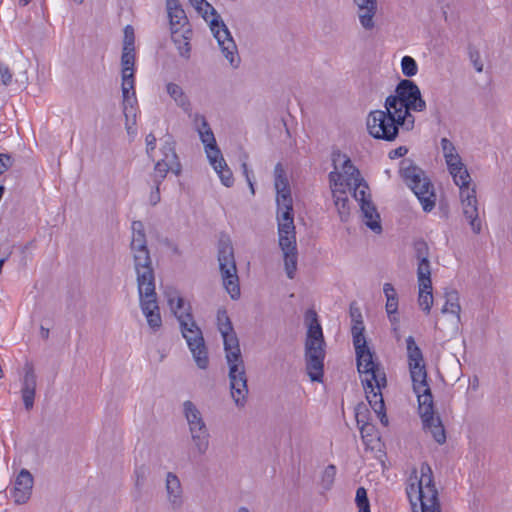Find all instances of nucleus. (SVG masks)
I'll use <instances>...</instances> for the list:
<instances>
[{
    "mask_svg": "<svg viewBox=\"0 0 512 512\" xmlns=\"http://www.w3.org/2000/svg\"><path fill=\"white\" fill-rule=\"evenodd\" d=\"M333 166L334 170L330 173H336L339 175V187L351 188L352 184L358 180H361L359 170L353 165L350 158L341 153L333 155Z\"/></svg>",
    "mask_w": 512,
    "mask_h": 512,
    "instance_id": "2eb2a0df",
    "label": "nucleus"
},
{
    "mask_svg": "<svg viewBox=\"0 0 512 512\" xmlns=\"http://www.w3.org/2000/svg\"><path fill=\"white\" fill-rule=\"evenodd\" d=\"M399 173L406 185L414 192L420 201L425 212L434 209L436 203V195L434 187L425 172L411 159H403L400 162Z\"/></svg>",
    "mask_w": 512,
    "mask_h": 512,
    "instance_id": "6e6552de",
    "label": "nucleus"
},
{
    "mask_svg": "<svg viewBox=\"0 0 512 512\" xmlns=\"http://www.w3.org/2000/svg\"><path fill=\"white\" fill-rule=\"evenodd\" d=\"M122 110L125 128L129 135L135 134L138 102L135 92V66H123L121 71Z\"/></svg>",
    "mask_w": 512,
    "mask_h": 512,
    "instance_id": "9b49d317",
    "label": "nucleus"
},
{
    "mask_svg": "<svg viewBox=\"0 0 512 512\" xmlns=\"http://www.w3.org/2000/svg\"><path fill=\"white\" fill-rule=\"evenodd\" d=\"M362 219L365 225L373 232L379 234L382 232L380 215L372 201L364 202L360 205Z\"/></svg>",
    "mask_w": 512,
    "mask_h": 512,
    "instance_id": "393cba45",
    "label": "nucleus"
},
{
    "mask_svg": "<svg viewBox=\"0 0 512 512\" xmlns=\"http://www.w3.org/2000/svg\"><path fill=\"white\" fill-rule=\"evenodd\" d=\"M441 312L443 314L450 313L456 317L457 323L460 322L461 305L459 302V294L456 290H449L445 292V304Z\"/></svg>",
    "mask_w": 512,
    "mask_h": 512,
    "instance_id": "7c9ffc66",
    "label": "nucleus"
},
{
    "mask_svg": "<svg viewBox=\"0 0 512 512\" xmlns=\"http://www.w3.org/2000/svg\"><path fill=\"white\" fill-rule=\"evenodd\" d=\"M312 319L308 325L305 341V363L307 374L313 382H322L324 374L325 341L321 325L314 311H310Z\"/></svg>",
    "mask_w": 512,
    "mask_h": 512,
    "instance_id": "0eeeda50",
    "label": "nucleus"
},
{
    "mask_svg": "<svg viewBox=\"0 0 512 512\" xmlns=\"http://www.w3.org/2000/svg\"><path fill=\"white\" fill-rule=\"evenodd\" d=\"M31 0H19V2L23 5V6H26Z\"/></svg>",
    "mask_w": 512,
    "mask_h": 512,
    "instance_id": "0e129e2a",
    "label": "nucleus"
},
{
    "mask_svg": "<svg viewBox=\"0 0 512 512\" xmlns=\"http://www.w3.org/2000/svg\"><path fill=\"white\" fill-rule=\"evenodd\" d=\"M335 476H336V467L332 464L328 465L324 469L322 477H321V485L325 490H329L332 487L334 480H335Z\"/></svg>",
    "mask_w": 512,
    "mask_h": 512,
    "instance_id": "79ce46f5",
    "label": "nucleus"
},
{
    "mask_svg": "<svg viewBox=\"0 0 512 512\" xmlns=\"http://www.w3.org/2000/svg\"><path fill=\"white\" fill-rule=\"evenodd\" d=\"M166 7L173 30L172 34L175 35L188 24V19L178 0H166Z\"/></svg>",
    "mask_w": 512,
    "mask_h": 512,
    "instance_id": "b1692460",
    "label": "nucleus"
},
{
    "mask_svg": "<svg viewBox=\"0 0 512 512\" xmlns=\"http://www.w3.org/2000/svg\"><path fill=\"white\" fill-rule=\"evenodd\" d=\"M378 381H369V383H362L363 388L365 390L366 399L373 409V411L378 415L380 421L383 425L388 424V418L386 416L385 404L382 395V388H385L386 385H382V381L377 379Z\"/></svg>",
    "mask_w": 512,
    "mask_h": 512,
    "instance_id": "f3484780",
    "label": "nucleus"
},
{
    "mask_svg": "<svg viewBox=\"0 0 512 512\" xmlns=\"http://www.w3.org/2000/svg\"><path fill=\"white\" fill-rule=\"evenodd\" d=\"M440 144L444 158H446L447 156L454 155L455 153H458L454 144L449 139L442 138Z\"/></svg>",
    "mask_w": 512,
    "mask_h": 512,
    "instance_id": "a18cd8bd",
    "label": "nucleus"
},
{
    "mask_svg": "<svg viewBox=\"0 0 512 512\" xmlns=\"http://www.w3.org/2000/svg\"><path fill=\"white\" fill-rule=\"evenodd\" d=\"M460 199L462 212L466 220L469 222L472 231L479 234L482 230L481 221L479 219L478 200L476 197V189H462L460 191Z\"/></svg>",
    "mask_w": 512,
    "mask_h": 512,
    "instance_id": "dca6fc26",
    "label": "nucleus"
},
{
    "mask_svg": "<svg viewBox=\"0 0 512 512\" xmlns=\"http://www.w3.org/2000/svg\"><path fill=\"white\" fill-rule=\"evenodd\" d=\"M183 413L188 422L190 432H197L207 428L201 412L192 401L187 400L183 403Z\"/></svg>",
    "mask_w": 512,
    "mask_h": 512,
    "instance_id": "a878e982",
    "label": "nucleus"
},
{
    "mask_svg": "<svg viewBox=\"0 0 512 512\" xmlns=\"http://www.w3.org/2000/svg\"><path fill=\"white\" fill-rule=\"evenodd\" d=\"M385 108L389 112L397 114L399 120H405L406 129L410 130L415 121L410 111L421 112L426 108V103L416 84L410 80H401L396 87L395 95L386 98Z\"/></svg>",
    "mask_w": 512,
    "mask_h": 512,
    "instance_id": "423d86ee",
    "label": "nucleus"
},
{
    "mask_svg": "<svg viewBox=\"0 0 512 512\" xmlns=\"http://www.w3.org/2000/svg\"><path fill=\"white\" fill-rule=\"evenodd\" d=\"M361 409H364L365 410V406H358L356 408V420H357V423L360 424L361 420H360V416H361Z\"/></svg>",
    "mask_w": 512,
    "mask_h": 512,
    "instance_id": "680f3d73",
    "label": "nucleus"
},
{
    "mask_svg": "<svg viewBox=\"0 0 512 512\" xmlns=\"http://www.w3.org/2000/svg\"><path fill=\"white\" fill-rule=\"evenodd\" d=\"M146 151L149 157H152V152L156 148V137L154 134L150 133L146 136Z\"/></svg>",
    "mask_w": 512,
    "mask_h": 512,
    "instance_id": "8fccbe9b",
    "label": "nucleus"
},
{
    "mask_svg": "<svg viewBox=\"0 0 512 512\" xmlns=\"http://www.w3.org/2000/svg\"><path fill=\"white\" fill-rule=\"evenodd\" d=\"M417 281L420 284H432L431 266L429 259L419 260L417 264Z\"/></svg>",
    "mask_w": 512,
    "mask_h": 512,
    "instance_id": "4c0bfd02",
    "label": "nucleus"
},
{
    "mask_svg": "<svg viewBox=\"0 0 512 512\" xmlns=\"http://www.w3.org/2000/svg\"><path fill=\"white\" fill-rule=\"evenodd\" d=\"M408 367L413 390L418 399V410L424 429L431 434L438 444L446 441V433L439 416H435L433 396L427 382V370L423 353L413 336L406 338Z\"/></svg>",
    "mask_w": 512,
    "mask_h": 512,
    "instance_id": "7ed1b4c3",
    "label": "nucleus"
},
{
    "mask_svg": "<svg viewBox=\"0 0 512 512\" xmlns=\"http://www.w3.org/2000/svg\"><path fill=\"white\" fill-rule=\"evenodd\" d=\"M483 70V66H476V72L480 73Z\"/></svg>",
    "mask_w": 512,
    "mask_h": 512,
    "instance_id": "338daca9",
    "label": "nucleus"
},
{
    "mask_svg": "<svg viewBox=\"0 0 512 512\" xmlns=\"http://www.w3.org/2000/svg\"><path fill=\"white\" fill-rule=\"evenodd\" d=\"M199 136L205 146V152L208 159H212V157H218L220 154H222L220 149L217 147L216 139L212 130H202L200 131Z\"/></svg>",
    "mask_w": 512,
    "mask_h": 512,
    "instance_id": "473e14b6",
    "label": "nucleus"
},
{
    "mask_svg": "<svg viewBox=\"0 0 512 512\" xmlns=\"http://www.w3.org/2000/svg\"><path fill=\"white\" fill-rule=\"evenodd\" d=\"M76 1H77L78 3H82V2H83V0H76Z\"/></svg>",
    "mask_w": 512,
    "mask_h": 512,
    "instance_id": "774afa93",
    "label": "nucleus"
},
{
    "mask_svg": "<svg viewBox=\"0 0 512 512\" xmlns=\"http://www.w3.org/2000/svg\"><path fill=\"white\" fill-rule=\"evenodd\" d=\"M190 2L202 15L205 21H208L209 15L213 16L209 22L210 29L213 32L214 37L217 39L222 51L225 53L226 58L232 64L234 62V52L236 51V45L220 15L206 0H190Z\"/></svg>",
    "mask_w": 512,
    "mask_h": 512,
    "instance_id": "9d476101",
    "label": "nucleus"
},
{
    "mask_svg": "<svg viewBox=\"0 0 512 512\" xmlns=\"http://www.w3.org/2000/svg\"><path fill=\"white\" fill-rule=\"evenodd\" d=\"M41 336L47 339L49 337V329L41 327Z\"/></svg>",
    "mask_w": 512,
    "mask_h": 512,
    "instance_id": "e2e57ef3",
    "label": "nucleus"
},
{
    "mask_svg": "<svg viewBox=\"0 0 512 512\" xmlns=\"http://www.w3.org/2000/svg\"><path fill=\"white\" fill-rule=\"evenodd\" d=\"M279 246L284 255L287 277L293 279L297 270V244L294 225L293 200L285 170L281 163L274 168Z\"/></svg>",
    "mask_w": 512,
    "mask_h": 512,
    "instance_id": "f03ea898",
    "label": "nucleus"
},
{
    "mask_svg": "<svg viewBox=\"0 0 512 512\" xmlns=\"http://www.w3.org/2000/svg\"><path fill=\"white\" fill-rule=\"evenodd\" d=\"M355 502L358 507V512H371L367 491L364 487L357 488Z\"/></svg>",
    "mask_w": 512,
    "mask_h": 512,
    "instance_id": "ea45409f",
    "label": "nucleus"
},
{
    "mask_svg": "<svg viewBox=\"0 0 512 512\" xmlns=\"http://www.w3.org/2000/svg\"><path fill=\"white\" fill-rule=\"evenodd\" d=\"M12 165L11 156L8 154H0V175L7 171Z\"/></svg>",
    "mask_w": 512,
    "mask_h": 512,
    "instance_id": "09e8293b",
    "label": "nucleus"
},
{
    "mask_svg": "<svg viewBox=\"0 0 512 512\" xmlns=\"http://www.w3.org/2000/svg\"><path fill=\"white\" fill-rule=\"evenodd\" d=\"M356 8L361 27L366 31H372L375 26V16L378 10L377 0H351Z\"/></svg>",
    "mask_w": 512,
    "mask_h": 512,
    "instance_id": "aec40b11",
    "label": "nucleus"
},
{
    "mask_svg": "<svg viewBox=\"0 0 512 512\" xmlns=\"http://www.w3.org/2000/svg\"><path fill=\"white\" fill-rule=\"evenodd\" d=\"M131 231L130 254L136 274L140 307L149 327L157 331L162 325V319L157 303L155 273L144 224L141 221H133Z\"/></svg>",
    "mask_w": 512,
    "mask_h": 512,
    "instance_id": "f257e3e1",
    "label": "nucleus"
},
{
    "mask_svg": "<svg viewBox=\"0 0 512 512\" xmlns=\"http://www.w3.org/2000/svg\"><path fill=\"white\" fill-rule=\"evenodd\" d=\"M164 296L167 299L168 305L179 322L192 318L191 305L186 302L180 295L179 291L173 287H167L164 291Z\"/></svg>",
    "mask_w": 512,
    "mask_h": 512,
    "instance_id": "412c9836",
    "label": "nucleus"
},
{
    "mask_svg": "<svg viewBox=\"0 0 512 512\" xmlns=\"http://www.w3.org/2000/svg\"><path fill=\"white\" fill-rule=\"evenodd\" d=\"M241 167H242L243 174H244V176L246 178V181H247V183H248V185L250 187L251 194L254 195L255 194L254 184H253V181L251 179L252 172L248 169V165L245 162L242 163Z\"/></svg>",
    "mask_w": 512,
    "mask_h": 512,
    "instance_id": "603ef678",
    "label": "nucleus"
},
{
    "mask_svg": "<svg viewBox=\"0 0 512 512\" xmlns=\"http://www.w3.org/2000/svg\"><path fill=\"white\" fill-rule=\"evenodd\" d=\"M418 66H402V71L406 76H414L417 73Z\"/></svg>",
    "mask_w": 512,
    "mask_h": 512,
    "instance_id": "bf43d9fd",
    "label": "nucleus"
},
{
    "mask_svg": "<svg viewBox=\"0 0 512 512\" xmlns=\"http://www.w3.org/2000/svg\"><path fill=\"white\" fill-rule=\"evenodd\" d=\"M218 263L223 286L233 300L240 297L234 249L228 236L222 235L218 242Z\"/></svg>",
    "mask_w": 512,
    "mask_h": 512,
    "instance_id": "1a4fd4ad",
    "label": "nucleus"
},
{
    "mask_svg": "<svg viewBox=\"0 0 512 512\" xmlns=\"http://www.w3.org/2000/svg\"><path fill=\"white\" fill-rule=\"evenodd\" d=\"M24 371L21 394L25 408L30 410L33 408L36 393V374L31 363L25 364Z\"/></svg>",
    "mask_w": 512,
    "mask_h": 512,
    "instance_id": "5701e85b",
    "label": "nucleus"
},
{
    "mask_svg": "<svg viewBox=\"0 0 512 512\" xmlns=\"http://www.w3.org/2000/svg\"><path fill=\"white\" fill-rule=\"evenodd\" d=\"M420 474L418 477L414 469L406 486V494L413 512H441L438 490L428 463L421 464Z\"/></svg>",
    "mask_w": 512,
    "mask_h": 512,
    "instance_id": "39448f33",
    "label": "nucleus"
},
{
    "mask_svg": "<svg viewBox=\"0 0 512 512\" xmlns=\"http://www.w3.org/2000/svg\"><path fill=\"white\" fill-rule=\"evenodd\" d=\"M194 449L199 455H204L209 448V432L208 429L198 430L197 432H190Z\"/></svg>",
    "mask_w": 512,
    "mask_h": 512,
    "instance_id": "72a5a7b5",
    "label": "nucleus"
},
{
    "mask_svg": "<svg viewBox=\"0 0 512 512\" xmlns=\"http://www.w3.org/2000/svg\"><path fill=\"white\" fill-rule=\"evenodd\" d=\"M373 431H374V426L369 423H364L360 427V432H361L362 438L364 440L367 439V437L370 436L371 432H373Z\"/></svg>",
    "mask_w": 512,
    "mask_h": 512,
    "instance_id": "13d9d810",
    "label": "nucleus"
},
{
    "mask_svg": "<svg viewBox=\"0 0 512 512\" xmlns=\"http://www.w3.org/2000/svg\"><path fill=\"white\" fill-rule=\"evenodd\" d=\"M209 162L218 174L222 184L226 187H231L234 183L233 174L222 154L218 157H212V159H209Z\"/></svg>",
    "mask_w": 512,
    "mask_h": 512,
    "instance_id": "c85d7f7f",
    "label": "nucleus"
},
{
    "mask_svg": "<svg viewBox=\"0 0 512 512\" xmlns=\"http://www.w3.org/2000/svg\"><path fill=\"white\" fill-rule=\"evenodd\" d=\"M455 168L456 170H449V172L455 184L459 186L460 191H462V189H471V187H469L471 177L466 167L463 165Z\"/></svg>",
    "mask_w": 512,
    "mask_h": 512,
    "instance_id": "f704fd0d",
    "label": "nucleus"
},
{
    "mask_svg": "<svg viewBox=\"0 0 512 512\" xmlns=\"http://www.w3.org/2000/svg\"><path fill=\"white\" fill-rule=\"evenodd\" d=\"M32 488L33 477L31 473L26 469H22L15 480L14 490L12 493L14 501L17 504L26 503L31 496Z\"/></svg>",
    "mask_w": 512,
    "mask_h": 512,
    "instance_id": "4be33fe9",
    "label": "nucleus"
},
{
    "mask_svg": "<svg viewBox=\"0 0 512 512\" xmlns=\"http://www.w3.org/2000/svg\"><path fill=\"white\" fill-rule=\"evenodd\" d=\"M383 292L386 296V312L389 320L392 323L398 322L397 310H398V296L394 286L391 283H385L383 286Z\"/></svg>",
    "mask_w": 512,
    "mask_h": 512,
    "instance_id": "c756f323",
    "label": "nucleus"
},
{
    "mask_svg": "<svg viewBox=\"0 0 512 512\" xmlns=\"http://www.w3.org/2000/svg\"><path fill=\"white\" fill-rule=\"evenodd\" d=\"M217 327L223 338L226 360L229 366L231 396L238 407H243L248 395L247 377L239 340L225 309L217 312Z\"/></svg>",
    "mask_w": 512,
    "mask_h": 512,
    "instance_id": "20e7f679",
    "label": "nucleus"
},
{
    "mask_svg": "<svg viewBox=\"0 0 512 512\" xmlns=\"http://www.w3.org/2000/svg\"><path fill=\"white\" fill-rule=\"evenodd\" d=\"M161 196H160V184H155L154 189L151 191L149 195V202L151 205H156L160 202Z\"/></svg>",
    "mask_w": 512,
    "mask_h": 512,
    "instance_id": "864d4df0",
    "label": "nucleus"
},
{
    "mask_svg": "<svg viewBox=\"0 0 512 512\" xmlns=\"http://www.w3.org/2000/svg\"><path fill=\"white\" fill-rule=\"evenodd\" d=\"M340 178L336 173H329V185L334 200V205L338 211L339 217L342 221H347L350 215L349 199L346 193V188L339 187Z\"/></svg>",
    "mask_w": 512,
    "mask_h": 512,
    "instance_id": "6ab92c4d",
    "label": "nucleus"
},
{
    "mask_svg": "<svg viewBox=\"0 0 512 512\" xmlns=\"http://www.w3.org/2000/svg\"><path fill=\"white\" fill-rule=\"evenodd\" d=\"M0 75L3 84L9 85L12 81V73L9 70L8 66H0Z\"/></svg>",
    "mask_w": 512,
    "mask_h": 512,
    "instance_id": "6e6d98bb",
    "label": "nucleus"
},
{
    "mask_svg": "<svg viewBox=\"0 0 512 512\" xmlns=\"http://www.w3.org/2000/svg\"><path fill=\"white\" fill-rule=\"evenodd\" d=\"M365 326L363 321L354 322L351 326V334L353 339V345H363L367 344L366 338L364 336Z\"/></svg>",
    "mask_w": 512,
    "mask_h": 512,
    "instance_id": "58836bf2",
    "label": "nucleus"
},
{
    "mask_svg": "<svg viewBox=\"0 0 512 512\" xmlns=\"http://www.w3.org/2000/svg\"><path fill=\"white\" fill-rule=\"evenodd\" d=\"M418 288V304L423 312L429 314L434 301L432 284H420Z\"/></svg>",
    "mask_w": 512,
    "mask_h": 512,
    "instance_id": "2f4dec72",
    "label": "nucleus"
},
{
    "mask_svg": "<svg viewBox=\"0 0 512 512\" xmlns=\"http://www.w3.org/2000/svg\"><path fill=\"white\" fill-rule=\"evenodd\" d=\"M392 112L388 110H375L370 112L367 118V129L369 134L385 141H393L398 135L399 126L406 128V121L399 120Z\"/></svg>",
    "mask_w": 512,
    "mask_h": 512,
    "instance_id": "f8f14e48",
    "label": "nucleus"
},
{
    "mask_svg": "<svg viewBox=\"0 0 512 512\" xmlns=\"http://www.w3.org/2000/svg\"><path fill=\"white\" fill-rule=\"evenodd\" d=\"M352 187L354 189L353 196L356 199V201L359 202V205H361L364 202L371 201V195L369 193L368 185L363 180V178L353 183Z\"/></svg>",
    "mask_w": 512,
    "mask_h": 512,
    "instance_id": "e433bc0d",
    "label": "nucleus"
},
{
    "mask_svg": "<svg viewBox=\"0 0 512 512\" xmlns=\"http://www.w3.org/2000/svg\"><path fill=\"white\" fill-rule=\"evenodd\" d=\"M135 475V487L140 491L144 485L146 479V470L144 467H138L134 471Z\"/></svg>",
    "mask_w": 512,
    "mask_h": 512,
    "instance_id": "49530a36",
    "label": "nucleus"
},
{
    "mask_svg": "<svg viewBox=\"0 0 512 512\" xmlns=\"http://www.w3.org/2000/svg\"><path fill=\"white\" fill-rule=\"evenodd\" d=\"M191 32L189 29L185 30L183 32V34L181 35V37L183 38V40H178L176 38V34L174 35L173 34V40L175 43H178V51H179V54L183 57H188V54L190 52V44L189 42L187 41L188 40V37L186 36V33H189Z\"/></svg>",
    "mask_w": 512,
    "mask_h": 512,
    "instance_id": "c03bdc74",
    "label": "nucleus"
},
{
    "mask_svg": "<svg viewBox=\"0 0 512 512\" xmlns=\"http://www.w3.org/2000/svg\"><path fill=\"white\" fill-rule=\"evenodd\" d=\"M174 164L159 159L154 166L152 179L154 184H161L169 171L173 172Z\"/></svg>",
    "mask_w": 512,
    "mask_h": 512,
    "instance_id": "c9c22d12",
    "label": "nucleus"
},
{
    "mask_svg": "<svg viewBox=\"0 0 512 512\" xmlns=\"http://www.w3.org/2000/svg\"><path fill=\"white\" fill-rule=\"evenodd\" d=\"M408 149L405 146H400L396 149H393L389 152L390 159H397L403 157L407 154Z\"/></svg>",
    "mask_w": 512,
    "mask_h": 512,
    "instance_id": "4d7b16f0",
    "label": "nucleus"
},
{
    "mask_svg": "<svg viewBox=\"0 0 512 512\" xmlns=\"http://www.w3.org/2000/svg\"><path fill=\"white\" fill-rule=\"evenodd\" d=\"M349 313L352 323L363 321L361 310L355 304L350 305Z\"/></svg>",
    "mask_w": 512,
    "mask_h": 512,
    "instance_id": "3c124183",
    "label": "nucleus"
},
{
    "mask_svg": "<svg viewBox=\"0 0 512 512\" xmlns=\"http://www.w3.org/2000/svg\"><path fill=\"white\" fill-rule=\"evenodd\" d=\"M445 161L449 170H456L455 167L463 166L461 157L459 156L458 153H455L454 155L451 156H447L445 158Z\"/></svg>",
    "mask_w": 512,
    "mask_h": 512,
    "instance_id": "de8ad7c7",
    "label": "nucleus"
},
{
    "mask_svg": "<svg viewBox=\"0 0 512 512\" xmlns=\"http://www.w3.org/2000/svg\"><path fill=\"white\" fill-rule=\"evenodd\" d=\"M195 123L197 125L198 133L200 134V131L202 130H211L208 122L206 121L205 117L202 115H196L195 116Z\"/></svg>",
    "mask_w": 512,
    "mask_h": 512,
    "instance_id": "5fc2aeb1",
    "label": "nucleus"
},
{
    "mask_svg": "<svg viewBox=\"0 0 512 512\" xmlns=\"http://www.w3.org/2000/svg\"><path fill=\"white\" fill-rule=\"evenodd\" d=\"M165 490L166 500L169 505V508L172 511L181 510L184 505L185 498L181 481L175 473L168 472L166 474Z\"/></svg>",
    "mask_w": 512,
    "mask_h": 512,
    "instance_id": "a211bd4d",
    "label": "nucleus"
},
{
    "mask_svg": "<svg viewBox=\"0 0 512 512\" xmlns=\"http://www.w3.org/2000/svg\"><path fill=\"white\" fill-rule=\"evenodd\" d=\"M121 64H135V34L131 25L124 28Z\"/></svg>",
    "mask_w": 512,
    "mask_h": 512,
    "instance_id": "bb28decb",
    "label": "nucleus"
},
{
    "mask_svg": "<svg viewBox=\"0 0 512 512\" xmlns=\"http://www.w3.org/2000/svg\"><path fill=\"white\" fill-rule=\"evenodd\" d=\"M415 257L419 260L429 259V247L424 240H417L414 242Z\"/></svg>",
    "mask_w": 512,
    "mask_h": 512,
    "instance_id": "37998d69",
    "label": "nucleus"
},
{
    "mask_svg": "<svg viewBox=\"0 0 512 512\" xmlns=\"http://www.w3.org/2000/svg\"><path fill=\"white\" fill-rule=\"evenodd\" d=\"M167 92L181 107L188 105V101L184 96L181 87H179L177 84L169 83L167 85Z\"/></svg>",
    "mask_w": 512,
    "mask_h": 512,
    "instance_id": "a19ab883",
    "label": "nucleus"
},
{
    "mask_svg": "<svg viewBox=\"0 0 512 512\" xmlns=\"http://www.w3.org/2000/svg\"><path fill=\"white\" fill-rule=\"evenodd\" d=\"M237 512H249L246 507H240Z\"/></svg>",
    "mask_w": 512,
    "mask_h": 512,
    "instance_id": "69168bd1",
    "label": "nucleus"
},
{
    "mask_svg": "<svg viewBox=\"0 0 512 512\" xmlns=\"http://www.w3.org/2000/svg\"><path fill=\"white\" fill-rule=\"evenodd\" d=\"M357 360V369L362 383L369 381H382V385H387V379L384 369L373 359V353L367 344L354 346Z\"/></svg>",
    "mask_w": 512,
    "mask_h": 512,
    "instance_id": "4468645a",
    "label": "nucleus"
},
{
    "mask_svg": "<svg viewBox=\"0 0 512 512\" xmlns=\"http://www.w3.org/2000/svg\"><path fill=\"white\" fill-rule=\"evenodd\" d=\"M182 336L187 342L188 348L200 369H206L209 365L208 350L201 329L194 318H187L179 322Z\"/></svg>",
    "mask_w": 512,
    "mask_h": 512,
    "instance_id": "ddd939ff",
    "label": "nucleus"
},
{
    "mask_svg": "<svg viewBox=\"0 0 512 512\" xmlns=\"http://www.w3.org/2000/svg\"><path fill=\"white\" fill-rule=\"evenodd\" d=\"M161 154V160H165L170 164H174L173 173L175 175H179L181 173V164L175 151V141L173 140L172 136L168 135L163 141L161 146Z\"/></svg>",
    "mask_w": 512,
    "mask_h": 512,
    "instance_id": "cd10ccee",
    "label": "nucleus"
},
{
    "mask_svg": "<svg viewBox=\"0 0 512 512\" xmlns=\"http://www.w3.org/2000/svg\"><path fill=\"white\" fill-rule=\"evenodd\" d=\"M400 64H416L415 60L411 56H404L401 59Z\"/></svg>",
    "mask_w": 512,
    "mask_h": 512,
    "instance_id": "052dcab7",
    "label": "nucleus"
}]
</instances>
